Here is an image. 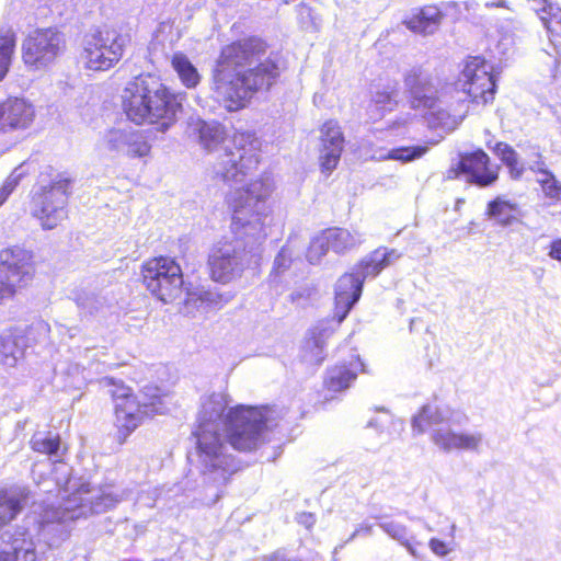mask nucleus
I'll return each instance as SVG.
<instances>
[{"label":"nucleus","mask_w":561,"mask_h":561,"mask_svg":"<svg viewBox=\"0 0 561 561\" xmlns=\"http://www.w3.org/2000/svg\"><path fill=\"white\" fill-rule=\"evenodd\" d=\"M274 191L273 179L264 174L227 196L232 210L231 230L234 238L215 245L208 256L210 276L214 280L229 283L240 277L252 263H256L261 243L267 237V204Z\"/></svg>","instance_id":"1"},{"label":"nucleus","mask_w":561,"mask_h":561,"mask_svg":"<svg viewBox=\"0 0 561 561\" xmlns=\"http://www.w3.org/2000/svg\"><path fill=\"white\" fill-rule=\"evenodd\" d=\"M280 58L256 36L221 48L213 69V98L229 112L248 105L254 94L268 91L280 76Z\"/></svg>","instance_id":"2"},{"label":"nucleus","mask_w":561,"mask_h":561,"mask_svg":"<svg viewBox=\"0 0 561 561\" xmlns=\"http://www.w3.org/2000/svg\"><path fill=\"white\" fill-rule=\"evenodd\" d=\"M228 397L211 393L202 399L195 431L225 432L229 444L240 451H252L264 442V432L276 425L274 411L267 407L237 405L227 414Z\"/></svg>","instance_id":"3"},{"label":"nucleus","mask_w":561,"mask_h":561,"mask_svg":"<svg viewBox=\"0 0 561 561\" xmlns=\"http://www.w3.org/2000/svg\"><path fill=\"white\" fill-rule=\"evenodd\" d=\"M127 117L136 124H159L167 130L182 108L179 95L172 94L157 76L147 73L128 82L123 93Z\"/></svg>","instance_id":"4"},{"label":"nucleus","mask_w":561,"mask_h":561,"mask_svg":"<svg viewBox=\"0 0 561 561\" xmlns=\"http://www.w3.org/2000/svg\"><path fill=\"white\" fill-rule=\"evenodd\" d=\"M468 421L465 414L450 413L433 405H424L421 412L413 417V428L419 433H424L426 428L432 427V440L442 450L449 453L451 450H466L480 453L484 435L481 432H456L453 425H462Z\"/></svg>","instance_id":"5"},{"label":"nucleus","mask_w":561,"mask_h":561,"mask_svg":"<svg viewBox=\"0 0 561 561\" xmlns=\"http://www.w3.org/2000/svg\"><path fill=\"white\" fill-rule=\"evenodd\" d=\"M400 257L396 250L378 249L364 259L353 273L342 275L335 285V307L333 320L340 324L362 295L366 277H375L385 267Z\"/></svg>","instance_id":"6"},{"label":"nucleus","mask_w":561,"mask_h":561,"mask_svg":"<svg viewBox=\"0 0 561 561\" xmlns=\"http://www.w3.org/2000/svg\"><path fill=\"white\" fill-rule=\"evenodd\" d=\"M73 179L66 172H58L46 180L41 176L34 190L31 214L39 220L43 229H55L67 218V204Z\"/></svg>","instance_id":"7"},{"label":"nucleus","mask_w":561,"mask_h":561,"mask_svg":"<svg viewBox=\"0 0 561 561\" xmlns=\"http://www.w3.org/2000/svg\"><path fill=\"white\" fill-rule=\"evenodd\" d=\"M225 432L194 431L196 438V467L205 480L225 484L239 470L236 459L228 453L229 439Z\"/></svg>","instance_id":"8"},{"label":"nucleus","mask_w":561,"mask_h":561,"mask_svg":"<svg viewBox=\"0 0 561 561\" xmlns=\"http://www.w3.org/2000/svg\"><path fill=\"white\" fill-rule=\"evenodd\" d=\"M261 142L253 133H238L231 145L219 154L214 172L229 185L241 183L259 165L257 151Z\"/></svg>","instance_id":"9"},{"label":"nucleus","mask_w":561,"mask_h":561,"mask_svg":"<svg viewBox=\"0 0 561 561\" xmlns=\"http://www.w3.org/2000/svg\"><path fill=\"white\" fill-rule=\"evenodd\" d=\"M492 67L480 57H470L455 82V90L459 95L458 100L467 101L469 105L466 112L459 115L462 121L474 106H484L494 100L496 84L491 73Z\"/></svg>","instance_id":"10"},{"label":"nucleus","mask_w":561,"mask_h":561,"mask_svg":"<svg viewBox=\"0 0 561 561\" xmlns=\"http://www.w3.org/2000/svg\"><path fill=\"white\" fill-rule=\"evenodd\" d=\"M101 383L108 388L107 393L115 400V425L118 432V440L123 444L142 422L144 417L153 413L154 402L140 403L129 389L123 385H116L111 378H103Z\"/></svg>","instance_id":"11"},{"label":"nucleus","mask_w":561,"mask_h":561,"mask_svg":"<svg viewBox=\"0 0 561 561\" xmlns=\"http://www.w3.org/2000/svg\"><path fill=\"white\" fill-rule=\"evenodd\" d=\"M125 38L115 32L96 31L83 38L80 62L88 70L105 71L117 64L124 51Z\"/></svg>","instance_id":"12"},{"label":"nucleus","mask_w":561,"mask_h":561,"mask_svg":"<svg viewBox=\"0 0 561 561\" xmlns=\"http://www.w3.org/2000/svg\"><path fill=\"white\" fill-rule=\"evenodd\" d=\"M141 273L147 289L161 301L170 302L181 294L183 274L173 259H151L142 265Z\"/></svg>","instance_id":"13"},{"label":"nucleus","mask_w":561,"mask_h":561,"mask_svg":"<svg viewBox=\"0 0 561 561\" xmlns=\"http://www.w3.org/2000/svg\"><path fill=\"white\" fill-rule=\"evenodd\" d=\"M31 252L19 248H7L0 252V302L12 298L33 277Z\"/></svg>","instance_id":"14"},{"label":"nucleus","mask_w":561,"mask_h":561,"mask_svg":"<svg viewBox=\"0 0 561 561\" xmlns=\"http://www.w3.org/2000/svg\"><path fill=\"white\" fill-rule=\"evenodd\" d=\"M65 47L62 33L53 27L39 28L23 41L22 58L28 68L42 70L50 66Z\"/></svg>","instance_id":"15"},{"label":"nucleus","mask_w":561,"mask_h":561,"mask_svg":"<svg viewBox=\"0 0 561 561\" xmlns=\"http://www.w3.org/2000/svg\"><path fill=\"white\" fill-rule=\"evenodd\" d=\"M128 499H131L130 492L124 491L122 494H115L108 489L92 491L90 484H82L77 493L64 503L60 519L75 520L85 517L89 513L100 514Z\"/></svg>","instance_id":"16"},{"label":"nucleus","mask_w":561,"mask_h":561,"mask_svg":"<svg viewBox=\"0 0 561 561\" xmlns=\"http://www.w3.org/2000/svg\"><path fill=\"white\" fill-rule=\"evenodd\" d=\"M403 83L413 108L428 110L437 116L439 124H445L448 114L438 108L437 88L421 67H412L404 73Z\"/></svg>","instance_id":"17"},{"label":"nucleus","mask_w":561,"mask_h":561,"mask_svg":"<svg viewBox=\"0 0 561 561\" xmlns=\"http://www.w3.org/2000/svg\"><path fill=\"white\" fill-rule=\"evenodd\" d=\"M499 169V165L490 162L489 156L482 149H477L472 152L461 153L456 168L449 170L448 178H453L451 174L455 176L462 174L467 182L480 187H488L497 181Z\"/></svg>","instance_id":"18"},{"label":"nucleus","mask_w":561,"mask_h":561,"mask_svg":"<svg viewBox=\"0 0 561 561\" xmlns=\"http://www.w3.org/2000/svg\"><path fill=\"white\" fill-rule=\"evenodd\" d=\"M335 320H322L311 328L305 337L301 358L310 365H320L325 359L327 341L332 336L336 327Z\"/></svg>","instance_id":"19"},{"label":"nucleus","mask_w":561,"mask_h":561,"mask_svg":"<svg viewBox=\"0 0 561 561\" xmlns=\"http://www.w3.org/2000/svg\"><path fill=\"white\" fill-rule=\"evenodd\" d=\"M106 147L111 151L123 152L131 158H142L150 152L146 137L134 129H111L104 136Z\"/></svg>","instance_id":"20"},{"label":"nucleus","mask_w":561,"mask_h":561,"mask_svg":"<svg viewBox=\"0 0 561 561\" xmlns=\"http://www.w3.org/2000/svg\"><path fill=\"white\" fill-rule=\"evenodd\" d=\"M320 165L322 172L331 173L337 165L344 148V137L335 121H328L321 128Z\"/></svg>","instance_id":"21"},{"label":"nucleus","mask_w":561,"mask_h":561,"mask_svg":"<svg viewBox=\"0 0 561 561\" xmlns=\"http://www.w3.org/2000/svg\"><path fill=\"white\" fill-rule=\"evenodd\" d=\"M5 133L28 128L35 118V108L25 99L11 98L2 103Z\"/></svg>","instance_id":"22"},{"label":"nucleus","mask_w":561,"mask_h":561,"mask_svg":"<svg viewBox=\"0 0 561 561\" xmlns=\"http://www.w3.org/2000/svg\"><path fill=\"white\" fill-rule=\"evenodd\" d=\"M35 545L23 530H15L8 536L0 549V561H36Z\"/></svg>","instance_id":"23"},{"label":"nucleus","mask_w":561,"mask_h":561,"mask_svg":"<svg viewBox=\"0 0 561 561\" xmlns=\"http://www.w3.org/2000/svg\"><path fill=\"white\" fill-rule=\"evenodd\" d=\"M444 13L435 5H425L413 10L403 24L411 32L423 36L432 35L439 28Z\"/></svg>","instance_id":"24"},{"label":"nucleus","mask_w":561,"mask_h":561,"mask_svg":"<svg viewBox=\"0 0 561 561\" xmlns=\"http://www.w3.org/2000/svg\"><path fill=\"white\" fill-rule=\"evenodd\" d=\"M358 370L365 371L364 364L358 356L350 362L348 365L341 364L331 367L327 371L325 386L332 391H342L347 389L356 379Z\"/></svg>","instance_id":"25"},{"label":"nucleus","mask_w":561,"mask_h":561,"mask_svg":"<svg viewBox=\"0 0 561 561\" xmlns=\"http://www.w3.org/2000/svg\"><path fill=\"white\" fill-rule=\"evenodd\" d=\"M25 337L14 332H3L0 334V365L7 368L16 367L24 358Z\"/></svg>","instance_id":"26"},{"label":"nucleus","mask_w":561,"mask_h":561,"mask_svg":"<svg viewBox=\"0 0 561 561\" xmlns=\"http://www.w3.org/2000/svg\"><path fill=\"white\" fill-rule=\"evenodd\" d=\"M24 488H14L0 492V527L11 522L27 501Z\"/></svg>","instance_id":"27"},{"label":"nucleus","mask_w":561,"mask_h":561,"mask_svg":"<svg viewBox=\"0 0 561 561\" xmlns=\"http://www.w3.org/2000/svg\"><path fill=\"white\" fill-rule=\"evenodd\" d=\"M486 215L499 225L507 227L518 221L522 210L516 203L497 196L488 204Z\"/></svg>","instance_id":"28"},{"label":"nucleus","mask_w":561,"mask_h":561,"mask_svg":"<svg viewBox=\"0 0 561 561\" xmlns=\"http://www.w3.org/2000/svg\"><path fill=\"white\" fill-rule=\"evenodd\" d=\"M190 129L207 150L218 146L225 138L224 128L217 122H205L198 118L190 123Z\"/></svg>","instance_id":"29"},{"label":"nucleus","mask_w":561,"mask_h":561,"mask_svg":"<svg viewBox=\"0 0 561 561\" xmlns=\"http://www.w3.org/2000/svg\"><path fill=\"white\" fill-rule=\"evenodd\" d=\"M171 65L186 88L192 89L199 83L201 75L185 54L174 53L171 57Z\"/></svg>","instance_id":"30"},{"label":"nucleus","mask_w":561,"mask_h":561,"mask_svg":"<svg viewBox=\"0 0 561 561\" xmlns=\"http://www.w3.org/2000/svg\"><path fill=\"white\" fill-rule=\"evenodd\" d=\"M323 232L329 247L336 253L348 251L360 242L359 238L352 234L347 229L331 228Z\"/></svg>","instance_id":"31"},{"label":"nucleus","mask_w":561,"mask_h":561,"mask_svg":"<svg viewBox=\"0 0 561 561\" xmlns=\"http://www.w3.org/2000/svg\"><path fill=\"white\" fill-rule=\"evenodd\" d=\"M15 48V34L10 27L0 30V81L9 71Z\"/></svg>","instance_id":"32"},{"label":"nucleus","mask_w":561,"mask_h":561,"mask_svg":"<svg viewBox=\"0 0 561 561\" xmlns=\"http://www.w3.org/2000/svg\"><path fill=\"white\" fill-rule=\"evenodd\" d=\"M76 304L87 316H95L104 311L108 306L104 296L84 290L77 294Z\"/></svg>","instance_id":"33"},{"label":"nucleus","mask_w":561,"mask_h":561,"mask_svg":"<svg viewBox=\"0 0 561 561\" xmlns=\"http://www.w3.org/2000/svg\"><path fill=\"white\" fill-rule=\"evenodd\" d=\"M541 11L539 18L547 28L548 33L552 36L561 37V8L552 3L546 5Z\"/></svg>","instance_id":"34"},{"label":"nucleus","mask_w":561,"mask_h":561,"mask_svg":"<svg viewBox=\"0 0 561 561\" xmlns=\"http://www.w3.org/2000/svg\"><path fill=\"white\" fill-rule=\"evenodd\" d=\"M32 448L42 454L49 456L59 457L60 439L58 435L42 436L41 434L35 435L32 440Z\"/></svg>","instance_id":"35"},{"label":"nucleus","mask_w":561,"mask_h":561,"mask_svg":"<svg viewBox=\"0 0 561 561\" xmlns=\"http://www.w3.org/2000/svg\"><path fill=\"white\" fill-rule=\"evenodd\" d=\"M428 151L427 146L400 147L388 151L386 159L410 162L423 157Z\"/></svg>","instance_id":"36"},{"label":"nucleus","mask_w":561,"mask_h":561,"mask_svg":"<svg viewBox=\"0 0 561 561\" xmlns=\"http://www.w3.org/2000/svg\"><path fill=\"white\" fill-rule=\"evenodd\" d=\"M329 249H331V247H329L324 232H322L320 236L311 240L306 254L307 260L311 264H316L321 260L323 255H325Z\"/></svg>","instance_id":"37"},{"label":"nucleus","mask_w":561,"mask_h":561,"mask_svg":"<svg viewBox=\"0 0 561 561\" xmlns=\"http://www.w3.org/2000/svg\"><path fill=\"white\" fill-rule=\"evenodd\" d=\"M539 174L542 178L538 179V183L541 185L542 191L549 197H559L561 193V185L556 180L554 175L547 168H539Z\"/></svg>","instance_id":"38"},{"label":"nucleus","mask_w":561,"mask_h":561,"mask_svg":"<svg viewBox=\"0 0 561 561\" xmlns=\"http://www.w3.org/2000/svg\"><path fill=\"white\" fill-rule=\"evenodd\" d=\"M291 261L293 250L286 244L279 250L274 260L272 274L279 275L286 272L290 267Z\"/></svg>","instance_id":"39"},{"label":"nucleus","mask_w":561,"mask_h":561,"mask_svg":"<svg viewBox=\"0 0 561 561\" xmlns=\"http://www.w3.org/2000/svg\"><path fill=\"white\" fill-rule=\"evenodd\" d=\"M380 528L393 539L403 542L408 537V529L404 525L397 522H385L379 524Z\"/></svg>","instance_id":"40"},{"label":"nucleus","mask_w":561,"mask_h":561,"mask_svg":"<svg viewBox=\"0 0 561 561\" xmlns=\"http://www.w3.org/2000/svg\"><path fill=\"white\" fill-rule=\"evenodd\" d=\"M493 151L506 165L515 163L517 160L516 151L506 142H497Z\"/></svg>","instance_id":"41"},{"label":"nucleus","mask_w":561,"mask_h":561,"mask_svg":"<svg viewBox=\"0 0 561 561\" xmlns=\"http://www.w3.org/2000/svg\"><path fill=\"white\" fill-rule=\"evenodd\" d=\"M316 294H317L316 288L306 286V287H301V288H298L295 291H293L290 295V299L293 302H295L299 306H305L306 302H308L309 300L312 299L313 296H316Z\"/></svg>","instance_id":"42"},{"label":"nucleus","mask_w":561,"mask_h":561,"mask_svg":"<svg viewBox=\"0 0 561 561\" xmlns=\"http://www.w3.org/2000/svg\"><path fill=\"white\" fill-rule=\"evenodd\" d=\"M19 176L10 175L0 187V206L4 204L10 194L16 187Z\"/></svg>","instance_id":"43"},{"label":"nucleus","mask_w":561,"mask_h":561,"mask_svg":"<svg viewBox=\"0 0 561 561\" xmlns=\"http://www.w3.org/2000/svg\"><path fill=\"white\" fill-rule=\"evenodd\" d=\"M393 100L392 92L387 90H378L373 95V101L379 108H387L389 105H391Z\"/></svg>","instance_id":"44"},{"label":"nucleus","mask_w":561,"mask_h":561,"mask_svg":"<svg viewBox=\"0 0 561 561\" xmlns=\"http://www.w3.org/2000/svg\"><path fill=\"white\" fill-rule=\"evenodd\" d=\"M428 546L431 550L438 557H445L449 553L447 545L439 539L432 538L428 542Z\"/></svg>","instance_id":"45"},{"label":"nucleus","mask_w":561,"mask_h":561,"mask_svg":"<svg viewBox=\"0 0 561 561\" xmlns=\"http://www.w3.org/2000/svg\"><path fill=\"white\" fill-rule=\"evenodd\" d=\"M533 156L534 159H531L529 162V169L534 172L539 173V168H546L545 162L542 160V156L538 150L534 151Z\"/></svg>","instance_id":"46"},{"label":"nucleus","mask_w":561,"mask_h":561,"mask_svg":"<svg viewBox=\"0 0 561 561\" xmlns=\"http://www.w3.org/2000/svg\"><path fill=\"white\" fill-rule=\"evenodd\" d=\"M510 169L511 176L513 179H519L524 172V168L519 164L518 159L515 163L506 165Z\"/></svg>","instance_id":"47"},{"label":"nucleus","mask_w":561,"mask_h":561,"mask_svg":"<svg viewBox=\"0 0 561 561\" xmlns=\"http://www.w3.org/2000/svg\"><path fill=\"white\" fill-rule=\"evenodd\" d=\"M390 416L388 415L387 419H389ZM388 420H382V419H377V417H374L371 420L368 421L367 423V427H373V428H376L377 431H382L383 427H385V424L387 423Z\"/></svg>","instance_id":"48"},{"label":"nucleus","mask_w":561,"mask_h":561,"mask_svg":"<svg viewBox=\"0 0 561 561\" xmlns=\"http://www.w3.org/2000/svg\"><path fill=\"white\" fill-rule=\"evenodd\" d=\"M550 256L558 261H561V239L552 242Z\"/></svg>","instance_id":"49"},{"label":"nucleus","mask_w":561,"mask_h":561,"mask_svg":"<svg viewBox=\"0 0 561 561\" xmlns=\"http://www.w3.org/2000/svg\"><path fill=\"white\" fill-rule=\"evenodd\" d=\"M533 3V9L536 11L538 15H540L541 11L539 9H546V5H551L552 2L549 0H528Z\"/></svg>","instance_id":"50"},{"label":"nucleus","mask_w":561,"mask_h":561,"mask_svg":"<svg viewBox=\"0 0 561 561\" xmlns=\"http://www.w3.org/2000/svg\"><path fill=\"white\" fill-rule=\"evenodd\" d=\"M314 520L312 514H302L300 517V523L305 524L308 528L314 524Z\"/></svg>","instance_id":"51"},{"label":"nucleus","mask_w":561,"mask_h":561,"mask_svg":"<svg viewBox=\"0 0 561 561\" xmlns=\"http://www.w3.org/2000/svg\"><path fill=\"white\" fill-rule=\"evenodd\" d=\"M362 531L366 533L367 535H369L371 533V526L370 525H360L352 535V538L356 537L357 535H359Z\"/></svg>","instance_id":"52"},{"label":"nucleus","mask_w":561,"mask_h":561,"mask_svg":"<svg viewBox=\"0 0 561 561\" xmlns=\"http://www.w3.org/2000/svg\"><path fill=\"white\" fill-rule=\"evenodd\" d=\"M199 299L202 301H209V302H214L215 301L214 294L210 293V291H203V293H201Z\"/></svg>","instance_id":"53"},{"label":"nucleus","mask_w":561,"mask_h":561,"mask_svg":"<svg viewBox=\"0 0 561 561\" xmlns=\"http://www.w3.org/2000/svg\"><path fill=\"white\" fill-rule=\"evenodd\" d=\"M0 133H5L2 103H0Z\"/></svg>","instance_id":"54"},{"label":"nucleus","mask_w":561,"mask_h":561,"mask_svg":"<svg viewBox=\"0 0 561 561\" xmlns=\"http://www.w3.org/2000/svg\"><path fill=\"white\" fill-rule=\"evenodd\" d=\"M403 546H405L408 548V550L413 554L415 556V550L414 548L409 543V540H404L403 542H401Z\"/></svg>","instance_id":"55"},{"label":"nucleus","mask_w":561,"mask_h":561,"mask_svg":"<svg viewBox=\"0 0 561 561\" xmlns=\"http://www.w3.org/2000/svg\"><path fill=\"white\" fill-rule=\"evenodd\" d=\"M504 4L505 2L501 0L499 2L486 3V7H504Z\"/></svg>","instance_id":"56"},{"label":"nucleus","mask_w":561,"mask_h":561,"mask_svg":"<svg viewBox=\"0 0 561 561\" xmlns=\"http://www.w3.org/2000/svg\"><path fill=\"white\" fill-rule=\"evenodd\" d=\"M377 411H379V409H376ZM380 411H383L385 413H387V411L385 410V408H381Z\"/></svg>","instance_id":"57"}]
</instances>
